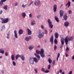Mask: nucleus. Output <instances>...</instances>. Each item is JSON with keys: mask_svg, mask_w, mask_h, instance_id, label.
Listing matches in <instances>:
<instances>
[{"mask_svg": "<svg viewBox=\"0 0 74 74\" xmlns=\"http://www.w3.org/2000/svg\"><path fill=\"white\" fill-rule=\"evenodd\" d=\"M36 53L39 55L40 54L41 57L44 58L45 57V54H44V50L43 49H41L40 51L38 50H36Z\"/></svg>", "mask_w": 74, "mask_h": 74, "instance_id": "obj_1", "label": "nucleus"}, {"mask_svg": "<svg viewBox=\"0 0 74 74\" xmlns=\"http://www.w3.org/2000/svg\"><path fill=\"white\" fill-rule=\"evenodd\" d=\"M1 21H3L1 22L2 23H6L8 22L9 19L8 18H6L5 19H4L3 18H1Z\"/></svg>", "mask_w": 74, "mask_h": 74, "instance_id": "obj_2", "label": "nucleus"}, {"mask_svg": "<svg viewBox=\"0 0 74 74\" xmlns=\"http://www.w3.org/2000/svg\"><path fill=\"white\" fill-rule=\"evenodd\" d=\"M47 22L49 26V28L51 29L53 27V25L52 24V22L51 21V20L50 19H48Z\"/></svg>", "mask_w": 74, "mask_h": 74, "instance_id": "obj_3", "label": "nucleus"}, {"mask_svg": "<svg viewBox=\"0 0 74 74\" xmlns=\"http://www.w3.org/2000/svg\"><path fill=\"white\" fill-rule=\"evenodd\" d=\"M29 62L31 64H34V60L33 58L32 57H30L29 58Z\"/></svg>", "mask_w": 74, "mask_h": 74, "instance_id": "obj_4", "label": "nucleus"}, {"mask_svg": "<svg viewBox=\"0 0 74 74\" xmlns=\"http://www.w3.org/2000/svg\"><path fill=\"white\" fill-rule=\"evenodd\" d=\"M40 4V1H37L34 2V5L36 6H38Z\"/></svg>", "mask_w": 74, "mask_h": 74, "instance_id": "obj_5", "label": "nucleus"}, {"mask_svg": "<svg viewBox=\"0 0 74 74\" xmlns=\"http://www.w3.org/2000/svg\"><path fill=\"white\" fill-rule=\"evenodd\" d=\"M50 41L52 44H53V35H52L50 38Z\"/></svg>", "mask_w": 74, "mask_h": 74, "instance_id": "obj_6", "label": "nucleus"}, {"mask_svg": "<svg viewBox=\"0 0 74 74\" xmlns=\"http://www.w3.org/2000/svg\"><path fill=\"white\" fill-rule=\"evenodd\" d=\"M65 42V43L66 45H67L68 42H69V39H68V37H66L64 39Z\"/></svg>", "mask_w": 74, "mask_h": 74, "instance_id": "obj_7", "label": "nucleus"}, {"mask_svg": "<svg viewBox=\"0 0 74 74\" xmlns=\"http://www.w3.org/2000/svg\"><path fill=\"white\" fill-rule=\"evenodd\" d=\"M44 36V32H42L41 34H39L38 37L39 38H42Z\"/></svg>", "mask_w": 74, "mask_h": 74, "instance_id": "obj_8", "label": "nucleus"}, {"mask_svg": "<svg viewBox=\"0 0 74 74\" xmlns=\"http://www.w3.org/2000/svg\"><path fill=\"white\" fill-rule=\"evenodd\" d=\"M57 10V5L55 4L54 5L53 7V11L54 12H56Z\"/></svg>", "mask_w": 74, "mask_h": 74, "instance_id": "obj_9", "label": "nucleus"}, {"mask_svg": "<svg viewBox=\"0 0 74 74\" xmlns=\"http://www.w3.org/2000/svg\"><path fill=\"white\" fill-rule=\"evenodd\" d=\"M60 17H62L63 15V14H64V12L62 10H60Z\"/></svg>", "mask_w": 74, "mask_h": 74, "instance_id": "obj_10", "label": "nucleus"}, {"mask_svg": "<svg viewBox=\"0 0 74 74\" xmlns=\"http://www.w3.org/2000/svg\"><path fill=\"white\" fill-rule=\"evenodd\" d=\"M14 33V36L15 38H18V34H17V31L16 30H15Z\"/></svg>", "mask_w": 74, "mask_h": 74, "instance_id": "obj_11", "label": "nucleus"}, {"mask_svg": "<svg viewBox=\"0 0 74 74\" xmlns=\"http://www.w3.org/2000/svg\"><path fill=\"white\" fill-rule=\"evenodd\" d=\"M32 39V37L29 36V38L28 37H26L25 38V40L26 41H29V40H30Z\"/></svg>", "mask_w": 74, "mask_h": 74, "instance_id": "obj_12", "label": "nucleus"}, {"mask_svg": "<svg viewBox=\"0 0 74 74\" xmlns=\"http://www.w3.org/2000/svg\"><path fill=\"white\" fill-rule=\"evenodd\" d=\"M63 18L64 20L66 21L68 18V16H67V14L66 13L65 15L63 16Z\"/></svg>", "mask_w": 74, "mask_h": 74, "instance_id": "obj_13", "label": "nucleus"}, {"mask_svg": "<svg viewBox=\"0 0 74 74\" xmlns=\"http://www.w3.org/2000/svg\"><path fill=\"white\" fill-rule=\"evenodd\" d=\"M70 4H71V3L70 1H68L67 3V4L66 5H65V6L66 7H67V6L68 5V8H69V7H70Z\"/></svg>", "mask_w": 74, "mask_h": 74, "instance_id": "obj_14", "label": "nucleus"}, {"mask_svg": "<svg viewBox=\"0 0 74 74\" xmlns=\"http://www.w3.org/2000/svg\"><path fill=\"white\" fill-rule=\"evenodd\" d=\"M27 31H28V35H31L32 34V31L28 28L27 29Z\"/></svg>", "mask_w": 74, "mask_h": 74, "instance_id": "obj_15", "label": "nucleus"}, {"mask_svg": "<svg viewBox=\"0 0 74 74\" xmlns=\"http://www.w3.org/2000/svg\"><path fill=\"white\" fill-rule=\"evenodd\" d=\"M64 26L65 27H68L69 25V23L68 22H66L64 23Z\"/></svg>", "mask_w": 74, "mask_h": 74, "instance_id": "obj_16", "label": "nucleus"}, {"mask_svg": "<svg viewBox=\"0 0 74 74\" xmlns=\"http://www.w3.org/2000/svg\"><path fill=\"white\" fill-rule=\"evenodd\" d=\"M20 58L22 60H25V56L23 54H22L20 55Z\"/></svg>", "mask_w": 74, "mask_h": 74, "instance_id": "obj_17", "label": "nucleus"}, {"mask_svg": "<svg viewBox=\"0 0 74 74\" xmlns=\"http://www.w3.org/2000/svg\"><path fill=\"white\" fill-rule=\"evenodd\" d=\"M54 36L55 38H58L59 37V34H58L57 33H56L54 34Z\"/></svg>", "mask_w": 74, "mask_h": 74, "instance_id": "obj_18", "label": "nucleus"}, {"mask_svg": "<svg viewBox=\"0 0 74 74\" xmlns=\"http://www.w3.org/2000/svg\"><path fill=\"white\" fill-rule=\"evenodd\" d=\"M61 45H64V39L62 38L61 40Z\"/></svg>", "mask_w": 74, "mask_h": 74, "instance_id": "obj_19", "label": "nucleus"}, {"mask_svg": "<svg viewBox=\"0 0 74 74\" xmlns=\"http://www.w3.org/2000/svg\"><path fill=\"white\" fill-rule=\"evenodd\" d=\"M33 60H34V62H35V63H37L38 62V60L36 57L33 58Z\"/></svg>", "mask_w": 74, "mask_h": 74, "instance_id": "obj_20", "label": "nucleus"}, {"mask_svg": "<svg viewBox=\"0 0 74 74\" xmlns=\"http://www.w3.org/2000/svg\"><path fill=\"white\" fill-rule=\"evenodd\" d=\"M7 0H1V1H0V5H2L3 4V2L6 1Z\"/></svg>", "mask_w": 74, "mask_h": 74, "instance_id": "obj_21", "label": "nucleus"}, {"mask_svg": "<svg viewBox=\"0 0 74 74\" xmlns=\"http://www.w3.org/2000/svg\"><path fill=\"white\" fill-rule=\"evenodd\" d=\"M21 15H22V17L23 18H25V17H26V13L25 12H23L21 14Z\"/></svg>", "mask_w": 74, "mask_h": 74, "instance_id": "obj_22", "label": "nucleus"}, {"mask_svg": "<svg viewBox=\"0 0 74 74\" xmlns=\"http://www.w3.org/2000/svg\"><path fill=\"white\" fill-rule=\"evenodd\" d=\"M34 55L36 57L38 58V59H40V56L38 55L36 53H35Z\"/></svg>", "mask_w": 74, "mask_h": 74, "instance_id": "obj_23", "label": "nucleus"}, {"mask_svg": "<svg viewBox=\"0 0 74 74\" xmlns=\"http://www.w3.org/2000/svg\"><path fill=\"white\" fill-rule=\"evenodd\" d=\"M23 31H22V29H20L19 31V35H21L22 34H23Z\"/></svg>", "mask_w": 74, "mask_h": 74, "instance_id": "obj_24", "label": "nucleus"}, {"mask_svg": "<svg viewBox=\"0 0 74 74\" xmlns=\"http://www.w3.org/2000/svg\"><path fill=\"white\" fill-rule=\"evenodd\" d=\"M11 58L12 60H15V58L14 57V55H12L11 56Z\"/></svg>", "mask_w": 74, "mask_h": 74, "instance_id": "obj_25", "label": "nucleus"}, {"mask_svg": "<svg viewBox=\"0 0 74 74\" xmlns=\"http://www.w3.org/2000/svg\"><path fill=\"white\" fill-rule=\"evenodd\" d=\"M0 53H2V54L4 53V51L3 50V49H0Z\"/></svg>", "mask_w": 74, "mask_h": 74, "instance_id": "obj_26", "label": "nucleus"}, {"mask_svg": "<svg viewBox=\"0 0 74 74\" xmlns=\"http://www.w3.org/2000/svg\"><path fill=\"white\" fill-rule=\"evenodd\" d=\"M10 31L8 32L7 34V38H9L10 37Z\"/></svg>", "mask_w": 74, "mask_h": 74, "instance_id": "obj_27", "label": "nucleus"}, {"mask_svg": "<svg viewBox=\"0 0 74 74\" xmlns=\"http://www.w3.org/2000/svg\"><path fill=\"white\" fill-rule=\"evenodd\" d=\"M29 49V50H32V49H33V48H34V46H29L28 47Z\"/></svg>", "mask_w": 74, "mask_h": 74, "instance_id": "obj_28", "label": "nucleus"}, {"mask_svg": "<svg viewBox=\"0 0 74 74\" xmlns=\"http://www.w3.org/2000/svg\"><path fill=\"white\" fill-rule=\"evenodd\" d=\"M55 18L56 21L57 22H59V18H58L56 16H55Z\"/></svg>", "mask_w": 74, "mask_h": 74, "instance_id": "obj_29", "label": "nucleus"}, {"mask_svg": "<svg viewBox=\"0 0 74 74\" xmlns=\"http://www.w3.org/2000/svg\"><path fill=\"white\" fill-rule=\"evenodd\" d=\"M60 53H58V56H57V61H58V59H59V57L60 56Z\"/></svg>", "mask_w": 74, "mask_h": 74, "instance_id": "obj_30", "label": "nucleus"}, {"mask_svg": "<svg viewBox=\"0 0 74 74\" xmlns=\"http://www.w3.org/2000/svg\"><path fill=\"white\" fill-rule=\"evenodd\" d=\"M7 5H5L4 6V7H3V9H4L5 10H7Z\"/></svg>", "mask_w": 74, "mask_h": 74, "instance_id": "obj_31", "label": "nucleus"}, {"mask_svg": "<svg viewBox=\"0 0 74 74\" xmlns=\"http://www.w3.org/2000/svg\"><path fill=\"white\" fill-rule=\"evenodd\" d=\"M21 55H17L16 56V60H17L18 59V57H20Z\"/></svg>", "mask_w": 74, "mask_h": 74, "instance_id": "obj_32", "label": "nucleus"}, {"mask_svg": "<svg viewBox=\"0 0 74 74\" xmlns=\"http://www.w3.org/2000/svg\"><path fill=\"white\" fill-rule=\"evenodd\" d=\"M48 60L49 63H52V60H51L50 58H49L48 59Z\"/></svg>", "mask_w": 74, "mask_h": 74, "instance_id": "obj_33", "label": "nucleus"}, {"mask_svg": "<svg viewBox=\"0 0 74 74\" xmlns=\"http://www.w3.org/2000/svg\"><path fill=\"white\" fill-rule=\"evenodd\" d=\"M54 42L56 44H58V41H57L56 39H54Z\"/></svg>", "mask_w": 74, "mask_h": 74, "instance_id": "obj_34", "label": "nucleus"}, {"mask_svg": "<svg viewBox=\"0 0 74 74\" xmlns=\"http://www.w3.org/2000/svg\"><path fill=\"white\" fill-rule=\"evenodd\" d=\"M73 38H74L72 36H71V37L69 39V41H71V40H73Z\"/></svg>", "mask_w": 74, "mask_h": 74, "instance_id": "obj_35", "label": "nucleus"}, {"mask_svg": "<svg viewBox=\"0 0 74 74\" xmlns=\"http://www.w3.org/2000/svg\"><path fill=\"white\" fill-rule=\"evenodd\" d=\"M31 25L32 26H33L34 25H36V23H33V22L32 21L31 22Z\"/></svg>", "mask_w": 74, "mask_h": 74, "instance_id": "obj_36", "label": "nucleus"}, {"mask_svg": "<svg viewBox=\"0 0 74 74\" xmlns=\"http://www.w3.org/2000/svg\"><path fill=\"white\" fill-rule=\"evenodd\" d=\"M12 64L13 66H16V63H15V62L14 61H13L12 62Z\"/></svg>", "mask_w": 74, "mask_h": 74, "instance_id": "obj_37", "label": "nucleus"}, {"mask_svg": "<svg viewBox=\"0 0 74 74\" xmlns=\"http://www.w3.org/2000/svg\"><path fill=\"white\" fill-rule=\"evenodd\" d=\"M34 70L35 72V73H36V74H37V73H38V71H37V69L36 68H35L34 69Z\"/></svg>", "mask_w": 74, "mask_h": 74, "instance_id": "obj_38", "label": "nucleus"}, {"mask_svg": "<svg viewBox=\"0 0 74 74\" xmlns=\"http://www.w3.org/2000/svg\"><path fill=\"white\" fill-rule=\"evenodd\" d=\"M51 65L49 64L48 65V66L47 67V69H48V70H49V69H51Z\"/></svg>", "mask_w": 74, "mask_h": 74, "instance_id": "obj_39", "label": "nucleus"}, {"mask_svg": "<svg viewBox=\"0 0 74 74\" xmlns=\"http://www.w3.org/2000/svg\"><path fill=\"white\" fill-rule=\"evenodd\" d=\"M46 71H44V73H49V71L48 70L46 69Z\"/></svg>", "mask_w": 74, "mask_h": 74, "instance_id": "obj_40", "label": "nucleus"}, {"mask_svg": "<svg viewBox=\"0 0 74 74\" xmlns=\"http://www.w3.org/2000/svg\"><path fill=\"white\" fill-rule=\"evenodd\" d=\"M41 71H42V72H44V71H45V69L44 68H42Z\"/></svg>", "mask_w": 74, "mask_h": 74, "instance_id": "obj_41", "label": "nucleus"}, {"mask_svg": "<svg viewBox=\"0 0 74 74\" xmlns=\"http://www.w3.org/2000/svg\"><path fill=\"white\" fill-rule=\"evenodd\" d=\"M73 73V71H70L69 72V73L68 74H72Z\"/></svg>", "mask_w": 74, "mask_h": 74, "instance_id": "obj_42", "label": "nucleus"}, {"mask_svg": "<svg viewBox=\"0 0 74 74\" xmlns=\"http://www.w3.org/2000/svg\"><path fill=\"white\" fill-rule=\"evenodd\" d=\"M57 48V47L56 46V45H55V46L54 47V50H56Z\"/></svg>", "mask_w": 74, "mask_h": 74, "instance_id": "obj_43", "label": "nucleus"}, {"mask_svg": "<svg viewBox=\"0 0 74 74\" xmlns=\"http://www.w3.org/2000/svg\"><path fill=\"white\" fill-rule=\"evenodd\" d=\"M41 28H42V29H44V25H41Z\"/></svg>", "mask_w": 74, "mask_h": 74, "instance_id": "obj_44", "label": "nucleus"}, {"mask_svg": "<svg viewBox=\"0 0 74 74\" xmlns=\"http://www.w3.org/2000/svg\"><path fill=\"white\" fill-rule=\"evenodd\" d=\"M40 17H41V15H38L37 16V19H39V18H40Z\"/></svg>", "mask_w": 74, "mask_h": 74, "instance_id": "obj_45", "label": "nucleus"}, {"mask_svg": "<svg viewBox=\"0 0 74 74\" xmlns=\"http://www.w3.org/2000/svg\"><path fill=\"white\" fill-rule=\"evenodd\" d=\"M25 7H26V5H24V4H23L22 5V7H23V8H25Z\"/></svg>", "mask_w": 74, "mask_h": 74, "instance_id": "obj_46", "label": "nucleus"}, {"mask_svg": "<svg viewBox=\"0 0 74 74\" xmlns=\"http://www.w3.org/2000/svg\"><path fill=\"white\" fill-rule=\"evenodd\" d=\"M45 34H47V33H48V31H47V30H45Z\"/></svg>", "mask_w": 74, "mask_h": 74, "instance_id": "obj_47", "label": "nucleus"}, {"mask_svg": "<svg viewBox=\"0 0 74 74\" xmlns=\"http://www.w3.org/2000/svg\"><path fill=\"white\" fill-rule=\"evenodd\" d=\"M63 47V45L61 44V45L60 47V48H62Z\"/></svg>", "mask_w": 74, "mask_h": 74, "instance_id": "obj_48", "label": "nucleus"}, {"mask_svg": "<svg viewBox=\"0 0 74 74\" xmlns=\"http://www.w3.org/2000/svg\"><path fill=\"white\" fill-rule=\"evenodd\" d=\"M38 33H39V34H41V30H39L38 31Z\"/></svg>", "mask_w": 74, "mask_h": 74, "instance_id": "obj_49", "label": "nucleus"}, {"mask_svg": "<svg viewBox=\"0 0 74 74\" xmlns=\"http://www.w3.org/2000/svg\"><path fill=\"white\" fill-rule=\"evenodd\" d=\"M33 1H32L31 2V3H29V5L30 6V5L31 4H33Z\"/></svg>", "mask_w": 74, "mask_h": 74, "instance_id": "obj_50", "label": "nucleus"}, {"mask_svg": "<svg viewBox=\"0 0 74 74\" xmlns=\"http://www.w3.org/2000/svg\"><path fill=\"white\" fill-rule=\"evenodd\" d=\"M29 17L30 18H32V14H30L29 15Z\"/></svg>", "mask_w": 74, "mask_h": 74, "instance_id": "obj_51", "label": "nucleus"}, {"mask_svg": "<svg viewBox=\"0 0 74 74\" xmlns=\"http://www.w3.org/2000/svg\"><path fill=\"white\" fill-rule=\"evenodd\" d=\"M5 56H8V53L7 52H5Z\"/></svg>", "mask_w": 74, "mask_h": 74, "instance_id": "obj_52", "label": "nucleus"}, {"mask_svg": "<svg viewBox=\"0 0 74 74\" xmlns=\"http://www.w3.org/2000/svg\"><path fill=\"white\" fill-rule=\"evenodd\" d=\"M59 73H62V69H60Z\"/></svg>", "mask_w": 74, "mask_h": 74, "instance_id": "obj_53", "label": "nucleus"}, {"mask_svg": "<svg viewBox=\"0 0 74 74\" xmlns=\"http://www.w3.org/2000/svg\"><path fill=\"white\" fill-rule=\"evenodd\" d=\"M55 63V60H53V64H54Z\"/></svg>", "mask_w": 74, "mask_h": 74, "instance_id": "obj_54", "label": "nucleus"}, {"mask_svg": "<svg viewBox=\"0 0 74 74\" xmlns=\"http://www.w3.org/2000/svg\"><path fill=\"white\" fill-rule=\"evenodd\" d=\"M2 28L3 29H5V26L3 25L2 26Z\"/></svg>", "mask_w": 74, "mask_h": 74, "instance_id": "obj_55", "label": "nucleus"}, {"mask_svg": "<svg viewBox=\"0 0 74 74\" xmlns=\"http://www.w3.org/2000/svg\"><path fill=\"white\" fill-rule=\"evenodd\" d=\"M1 72L2 74H4V70H2V71H1Z\"/></svg>", "mask_w": 74, "mask_h": 74, "instance_id": "obj_56", "label": "nucleus"}, {"mask_svg": "<svg viewBox=\"0 0 74 74\" xmlns=\"http://www.w3.org/2000/svg\"><path fill=\"white\" fill-rule=\"evenodd\" d=\"M68 50H69V47H67L66 48V51H67Z\"/></svg>", "mask_w": 74, "mask_h": 74, "instance_id": "obj_57", "label": "nucleus"}, {"mask_svg": "<svg viewBox=\"0 0 74 74\" xmlns=\"http://www.w3.org/2000/svg\"><path fill=\"white\" fill-rule=\"evenodd\" d=\"M69 14H71V10H70L69 11Z\"/></svg>", "mask_w": 74, "mask_h": 74, "instance_id": "obj_58", "label": "nucleus"}, {"mask_svg": "<svg viewBox=\"0 0 74 74\" xmlns=\"http://www.w3.org/2000/svg\"><path fill=\"white\" fill-rule=\"evenodd\" d=\"M18 3H17V2H16L15 5V6H17V5H18Z\"/></svg>", "mask_w": 74, "mask_h": 74, "instance_id": "obj_59", "label": "nucleus"}, {"mask_svg": "<svg viewBox=\"0 0 74 74\" xmlns=\"http://www.w3.org/2000/svg\"><path fill=\"white\" fill-rule=\"evenodd\" d=\"M65 56L66 57H68V56H69V55L67 54V53H66Z\"/></svg>", "mask_w": 74, "mask_h": 74, "instance_id": "obj_60", "label": "nucleus"}, {"mask_svg": "<svg viewBox=\"0 0 74 74\" xmlns=\"http://www.w3.org/2000/svg\"><path fill=\"white\" fill-rule=\"evenodd\" d=\"M72 60H74V55L72 58Z\"/></svg>", "mask_w": 74, "mask_h": 74, "instance_id": "obj_61", "label": "nucleus"}, {"mask_svg": "<svg viewBox=\"0 0 74 74\" xmlns=\"http://www.w3.org/2000/svg\"><path fill=\"white\" fill-rule=\"evenodd\" d=\"M2 12H3L2 10H1L0 11V14H2Z\"/></svg>", "mask_w": 74, "mask_h": 74, "instance_id": "obj_62", "label": "nucleus"}, {"mask_svg": "<svg viewBox=\"0 0 74 74\" xmlns=\"http://www.w3.org/2000/svg\"><path fill=\"white\" fill-rule=\"evenodd\" d=\"M57 74H59V72L58 71L57 72Z\"/></svg>", "mask_w": 74, "mask_h": 74, "instance_id": "obj_63", "label": "nucleus"}, {"mask_svg": "<svg viewBox=\"0 0 74 74\" xmlns=\"http://www.w3.org/2000/svg\"><path fill=\"white\" fill-rule=\"evenodd\" d=\"M61 74H64V72H62Z\"/></svg>", "mask_w": 74, "mask_h": 74, "instance_id": "obj_64", "label": "nucleus"}]
</instances>
